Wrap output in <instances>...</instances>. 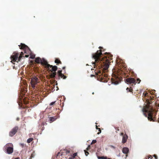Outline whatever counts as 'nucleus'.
<instances>
[{
  "mask_svg": "<svg viewBox=\"0 0 159 159\" xmlns=\"http://www.w3.org/2000/svg\"><path fill=\"white\" fill-rule=\"evenodd\" d=\"M55 62L56 63H57V65H58V64H62L61 61L58 59H56L55 60Z\"/></svg>",
  "mask_w": 159,
  "mask_h": 159,
  "instance_id": "nucleus-17",
  "label": "nucleus"
},
{
  "mask_svg": "<svg viewBox=\"0 0 159 159\" xmlns=\"http://www.w3.org/2000/svg\"><path fill=\"white\" fill-rule=\"evenodd\" d=\"M96 142H97V141L96 140H93L92 141L91 144L95 143H96Z\"/></svg>",
  "mask_w": 159,
  "mask_h": 159,
  "instance_id": "nucleus-30",
  "label": "nucleus"
},
{
  "mask_svg": "<svg viewBox=\"0 0 159 159\" xmlns=\"http://www.w3.org/2000/svg\"><path fill=\"white\" fill-rule=\"evenodd\" d=\"M125 82L128 84H133L135 85L136 84V80L133 78L129 77L125 79Z\"/></svg>",
  "mask_w": 159,
  "mask_h": 159,
  "instance_id": "nucleus-8",
  "label": "nucleus"
},
{
  "mask_svg": "<svg viewBox=\"0 0 159 159\" xmlns=\"http://www.w3.org/2000/svg\"><path fill=\"white\" fill-rule=\"evenodd\" d=\"M99 128H98V126L96 125V129H99Z\"/></svg>",
  "mask_w": 159,
  "mask_h": 159,
  "instance_id": "nucleus-40",
  "label": "nucleus"
},
{
  "mask_svg": "<svg viewBox=\"0 0 159 159\" xmlns=\"http://www.w3.org/2000/svg\"><path fill=\"white\" fill-rule=\"evenodd\" d=\"M19 53L16 52H14L10 57L11 60V62L12 63V61L18 62L20 61L19 60Z\"/></svg>",
  "mask_w": 159,
  "mask_h": 159,
  "instance_id": "nucleus-6",
  "label": "nucleus"
},
{
  "mask_svg": "<svg viewBox=\"0 0 159 159\" xmlns=\"http://www.w3.org/2000/svg\"><path fill=\"white\" fill-rule=\"evenodd\" d=\"M150 99H147L146 100L147 105L143 107L142 109V111L143 112L145 116L147 117L148 120L151 121H154L153 119L154 118V116L155 113L154 112V110L152 107L150 106L151 103L152 102L153 98L150 97Z\"/></svg>",
  "mask_w": 159,
  "mask_h": 159,
  "instance_id": "nucleus-2",
  "label": "nucleus"
},
{
  "mask_svg": "<svg viewBox=\"0 0 159 159\" xmlns=\"http://www.w3.org/2000/svg\"><path fill=\"white\" fill-rule=\"evenodd\" d=\"M19 127L17 126L13 128L9 133V136L11 137L13 136L16 133Z\"/></svg>",
  "mask_w": 159,
  "mask_h": 159,
  "instance_id": "nucleus-9",
  "label": "nucleus"
},
{
  "mask_svg": "<svg viewBox=\"0 0 159 159\" xmlns=\"http://www.w3.org/2000/svg\"><path fill=\"white\" fill-rule=\"evenodd\" d=\"M34 57H35V56H34H34H32L31 57V58H32V59H33V58H34Z\"/></svg>",
  "mask_w": 159,
  "mask_h": 159,
  "instance_id": "nucleus-37",
  "label": "nucleus"
},
{
  "mask_svg": "<svg viewBox=\"0 0 159 159\" xmlns=\"http://www.w3.org/2000/svg\"><path fill=\"white\" fill-rule=\"evenodd\" d=\"M148 93H147V92H144L143 93V95L144 97H146V96H148Z\"/></svg>",
  "mask_w": 159,
  "mask_h": 159,
  "instance_id": "nucleus-25",
  "label": "nucleus"
},
{
  "mask_svg": "<svg viewBox=\"0 0 159 159\" xmlns=\"http://www.w3.org/2000/svg\"><path fill=\"white\" fill-rule=\"evenodd\" d=\"M122 151L125 154H127L129 151V148L126 147H124L123 148L122 150Z\"/></svg>",
  "mask_w": 159,
  "mask_h": 159,
  "instance_id": "nucleus-14",
  "label": "nucleus"
},
{
  "mask_svg": "<svg viewBox=\"0 0 159 159\" xmlns=\"http://www.w3.org/2000/svg\"><path fill=\"white\" fill-rule=\"evenodd\" d=\"M14 159H20V158L19 157H16Z\"/></svg>",
  "mask_w": 159,
  "mask_h": 159,
  "instance_id": "nucleus-43",
  "label": "nucleus"
},
{
  "mask_svg": "<svg viewBox=\"0 0 159 159\" xmlns=\"http://www.w3.org/2000/svg\"><path fill=\"white\" fill-rule=\"evenodd\" d=\"M42 59L39 57H37L35 58V62L38 63H41Z\"/></svg>",
  "mask_w": 159,
  "mask_h": 159,
  "instance_id": "nucleus-15",
  "label": "nucleus"
},
{
  "mask_svg": "<svg viewBox=\"0 0 159 159\" xmlns=\"http://www.w3.org/2000/svg\"><path fill=\"white\" fill-rule=\"evenodd\" d=\"M13 68L14 69H16V68L15 67V66H13Z\"/></svg>",
  "mask_w": 159,
  "mask_h": 159,
  "instance_id": "nucleus-44",
  "label": "nucleus"
},
{
  "mask_svg": "<svg viewBox=\"0 0 159 159\" xmlns=\"http://www.w3.org/2000/svg\"><path fill=\"white\" fill-rule=\"evenodd\" d=\"M60 102H61V100H60Z\"/></svg>",
  "mask_w": 159,
  "mask_h": 159,
  "instance_id": "nucleus-50",
  "label": "nucleus"
},
{
  "mask_svg": "<svg viewBox=\"0 0 159 159\" xmlns=\"http://www.w3.org/2000/svg\"><path fill=\"white\" fill-rule=\"evenodd\" d=\"M128 138V136L126 134H125L124 135H123L122 139V143H125L127 141Z\"/></svg>",
  "mask_w": 159,
  "mask_h": 159,
  "instance_id": "nucleus-12",
  "label": "nucleus"
},
{
  "mask_svg": "<svg viewBox=\"0 0 159 159\" xmlns=\"http://www.w3.org/2000/svg\"><path fill=\"white\" fill-rule=\"evenodd\" d=\"M84 151L85 155L87 156L89 154V152L85 150H84Z\"/></svg>",
  "mask_w": 159,
  "mask_h": 159,
  "instance_id": "nucleus-27",
  "label": "nucleus"
},
{
  "mask_svg": "<svg viewBox=\"0 0 159 159\" xmlns=\"http://www.w3.org/2000/svg\"><path fill=\"white\" fill-rule=\"evenodd\" d=\"M64 152V153H65L66 155L69 154L70 152V151L67 149H64L62 151Z\"/></svg>",
  "mask_w": 159,
  "mask_h": 159,
  "instance_id": "nucleus-16",
  "label": "nucleus"
},
{
  "mask_svg": "<svg viewBox=\"0 0 159 159\" xmlns=\"http://www.w3.org/2000/svg\"><path fill=\"white\" fill-rule=\"evenodd\" d=\"M47 123L46 122H44L42 123V124H41V125L44 126V125H47Z\"/></svg>",
  "mask_w": 159,
  "mask_h": 159,
  "instance_id": "nucleus-31",
  "label": "nucleus"
},
{
  "mask_svg": "<svg viewBox=\"0 0 159 159\" xmlns=\"http://www.w3.org/2000/svg\"><path fill=\"white\" fill-rule=\"evenodd\" d=\"M19 48L20 49L26 50L29 49V47L26 45L22 43H21L20 45H19Z\"/></svg>",
  "mask_w": 159,
  "mask_h": 159,
  "instance_id": "nucleus-11",
  "label": "nucleus"
},
{
  "mask_svg": "<svg viewBox=\"0 0 159 159\" xmlns=\"http://www.w3.org/2000/svg\"><path fill=\"white\" fill-rule=\"evenodd\" d=\"M107 159H111V158H107Z\"/></svg>",
  "mask_w": 159,
  "mask_h": 159,
  "instance_id": "nucleus-51",
  "label": "nucleus"
},
{
  "mask_svg": "<svg viewBox=\"0 0 159 159\" xmlns=\"http://www.w3.org/2000/svg\"><path fill=\"white\" fill-rule=\"evenodd\" d=\"M38 79L36 77L34 76L32 78L30 81L32 87L34 89H36L37 87L36 86L38 82Z\"/></svg>",
  "mask_w": 159,
  "mask_h": 159,
  "instance_id": "nucleus-7",
  "label": "nucleus"
},
{
  "mask_svg": "<svg viewBox=\"0 0 159 159\" xmlns=\"http://www.w3.org/2000/svg\"><path fill=\"white\" fill-rule=\"evenodd\" d=\"M64 152H63V151L61 150V151L60 152H59L57 155V156H60V155L61 156H62L63 155Z\"/></svg>",
  "mask_w": 159,
  "mask_h": 159,
  "instance_id": "nucleus-21",
  "label": "nucleus"
},
{
  "mask_svg": "<svg viewBox=\"0 0 159 159\" xmlns=\"http://www.w3.org/2000/svg\"><path fill=\"white\" fill-rule=\"evenodd\" d=\"M158 122L159 123V118L158 119Z\"/></svg>",
  "mask_w": 159,
  "mask_h": 159,
  "instance_id": "nucleus-48",
  "label": "nucleus"
},
{
  "mask_svg": "<svg viewBox=\"0 0 159 159\" xmlns=\"http://www.w3.org/2000/svg\"><path fill=\"white\" fill-rule=\"evenodd\" d=\"M25 57H29V55H25Z\"/></svg>",
  "mask_w": 159,
  "mask_h": 159,
  "instance_id": "nucleus-42",
  "label": "nucleus"
},
{
  "mask_svg": "<svg viewBox=\"0 0 159 159\" xmlns=\"http://www.w3.org/2000/svg\"><path fill=\"white\" fill-rule=\"evenodd\" d=\"M19 119H20L19 118H18V117H17V118H16V120H17V121H19Z\"/></svg>",
  "mask_w": 159,
  "mask_h": 159,
  "instance_id": "nucleus-39",
  "label": "nucleus"
},
{
  "mask_svg": "<svg viewBox=\"0 0 159 159\" xmlns=\"http://www.w3.org/2000/svg\"><path fill=\"white\" fill-rule=\"evenodd\" d=\"M57 118V116L50 117H49L50 122V123L55 121Z\"/></svg>",
  "mask_w": 159,
  "mask_h": 159,
  "instance_id": "nucleus-13",
  "label": "nucleus"
},
{
  "mask_svg": "<svg viewBox=\"0 0 159 159\" xmlns=\"http://www.w3.org/2000/svg\"><path fill=\"white\" fill-rule=\"evenodd\" d=\"M98 130H99L98 131L99 132L97 133V134H99L101 132V130L100 129V128H99Z\"/></svg>",
  "mask_w": 159,
  "mask_h": 159,
  "instance_id": "nucleus-32",
  "label": "nucleus"
},
{
  "mask_svg": "<svg viewBox=\"0 0 159 159\" xmlns=\"http://www.w3.org/2000/svg\"><path fill=\"white\" fill-rule=\"evenodd\" d=\"M98 159H107V157H98Z\"/></svg>",
  "mask_w": 159,
  "mask_h": 159,
  "instance_id": "nucleus-22",
  "label": "nucleus"
},
{
  "mask_svg": "<svg viewBox=\"0 0 159 159\" xmlns=\"http://www.w3.org/2000/svg\"><path fill=\"white\" fill-rule=\"evenodd\" d=\"M90 145L87 148V150H89L90 149Z\"/></svg>",
  "mask_w": 159,
  "mask_h": 159,
  "instance_id": "nucleus-36",
  "label": "nucleus"
},
{
  "mask_svg": "<svg viewBox=\"0 0 159 159\" xmlns=\"http://www.w3.org/2000/svg\"><path fill=\"white\" fill-rule=\"evenodd\" d=\"M65 68V67H62V69H64Z\"/></svg>",
  "mask_w": 159,
  "mask_h": 159,
  "instance_id": "nucleus-46",
  "label": "nucleus"
},
{
  "mask_svg": "<svg viewBox=\"0 0 159 159\" xmlns=\"http://www.w3.org/2000/svg\"><path fill=\"white\" fill-rule=\"evenodd\" d=\"M111 147L113 148H115V147H114L113 146H111Z\"/></svg>",
  "mask_w": 159,
  "mask_h": 159,
  "instance_id": "nucleus-45",
  "label": "nucleus"
},
{
  "mask_svg": "<svg viewBox=\"0 0 159 159\" xmlns=\"http://www.w3.org/2000/svg\"><path fill=\"white\" fill-rule=\"evenodd\" d=\"M33 138H30L27 139V142L28 143H30L33 140Z\"/></svg>",
  "mask_w": 159,
  "mask_h": 159,
  "instance_id": "nucleus-23",
  "label": "nucleus"
},
{
  "mask_svg": "<svg viewBox=\"0 0 159 159\" xmlns=\"http://www.w3.org/2000/svg\"><path fill=\"white\" fill-rule=\"evenodd\" d=\"M125 134H124V133H121L120 134V135L121 136H123V135H124Z\"/></svg>",
  "mask_w": 159,
  "mask_h": 159,
  "instance_id": "nucleus-38",
  "label": "nucleus"
},
{
  "mask_svg": "<svg viewBox=\"0 0 159 159\" xmlns=\"http://www.w3.org/2000/svg\"><path fill=\"white\" fill-rule=\"evenodd\" d=\"M24 53L22 52H21L19 56V60L20 61L21 58L23 56Z\"/></svg>",
  "mask_w": 159,
  "mask_h": 159,
  "instance_id": "nucleus-19",
  "label": "nucleus"
},
{
  "mask_svg": "<svg viewBox=\"0 0 159 159\" xmlns=\"http://www.w3.org/2000/svg\"><path fill=\"white\" fill-rule=\"evenodd\" d=\"M112 83L115 84H118L122 79L121 75H119L118 73L114 74L112 77L111 79Z\"/></svg>",
  "mask_w": 159,
  "mask_h": 159,
  "instance_id": "nucleus-4",
  "label": "nucleus"
},
{
  "mask_svg": "<svg viewBox=\"0 0 159 159\" xmlns=\"http://www.w3.org/2000/svg\"><path fill=\"white\" fill-rule=\"evenodd\" d=\"M77 153H75L73 154L72 155V157L73 158H74L75 157L77 156Z\"/></svg>",
  "mask_w": 159,
  "mask_h": 159,
  "instance_id": "nucleus-26",
  "label": "nucleus"
},
{
  "mask_svg": "<svg viewBox=\"0 0 159 159\" xmlns=\"http://www.w3.org/2000/svg\"><path fill=\"white\" fill-rule=\"evenodd\" d=\"M57 74L59 76L58 79H60L59 77H61V78H63V79H65L66 78V76L62 74V70H59L57 71Z\"/></svg>",
  "mask_w": 159,
  "mask_h": 159,
  "instance_id": "nucleus-10",
  "label": "nucleus"
},
{
  "mask_svg": "<svg viewBox=\"0 0 159 159\" xmlns=\"http://www.w3.org/2000/svg\"><path fill=\"white\" fill-rule=\"evenodd\" d=\"M137 83H138V84H139L141 81V80L139 78H138L137 79Z\"/></svg>",
  "mask_w": 159,
  "mask_h": 159,
  "instance_id": "nucleus-28",
  "label": "nucleus"
},
{
  "mask_svg": "<svg viewBox=\"0 0 159 159\" xmlns=\"http://www.w3.org/2000/svg\"><path fill=\"white\" fill-rule=\"evenodd\" d=\"M5 149L8 154H11L13 152V145L11 143L7 144L4 146Z\"/></svg>",
  "mask_w": 159,
  "mask_h": 159,
  "instance_id": "nucleus-5",
  "label": "nucleus"
},
{
  "mask_svg": "<svg viewBox=\"0 0 159 159\" xmlns=\"http://www.w3.org/2000/svg\"><path fill=\"white\" fill-rule=\"evenodd\" d=\"M56 102V101H54V102H52L50 104V105L51 106H52L54 105L55 103Z\"/></svg>",
  "mask_w": 159,
  "mask_h": 159,
  "instance_id": "nucleus-29",
  "label": "nucleus"
},
{
  "mask_svg": "<svg viewBox=\"0 0 159 159\" xmlns=\"http://www.w3.org/2000/svg\"><path fill=\"white\" fill-rule=\"evenodd\" d=\"M117 65L118 66L120 67L121 66V64H118V63H117Z\"/></svg>",
  "mask_w": 159,
  "mask_h": 159,
  "instance_id": "nucleus-35",
  "label": "nucleus"
},
{
  "mask_svg": "<svg viewBox=\"0 0 159 159\" xmlns=\"http://www.w3.org/2000/svg\"><path fill=\"white\" fill-rule=\"evenodd\" d=\"M136 76V75H135V76H134V77H135Z\"/></svg>",
  "mask_w": 159,
  "mask_h": 159,
  "instance_id": "nucleus-52",
  "label": "nucleus"
},
{
  "mask_svg": "<svg viewBox=\"0 0 159 159\" xmlns=\"http://www.w3.org/2000/svg\"><path fill=\"white\" fill-rule=\"evenodd\" d=\"M126 89L127 92H131L132 93H133V90L131 87H130L129 89L128 88H127Z\"/></svg>",
  "mask_w": 159,
  "mask_h": 159,
  "instance_id": "nucleus-18",
  "label": "nucleus"
},
{
  "mask_svg": "<svg viewBox=\"0 0 159 159\" xmlns=\"http://www.w3.org/2000/svg\"><path fill=\"white\" fill-rule=\"evenodd\" d=\"M92 94H94V92H93V93H92Z\"/></svg>",
  "mask_w": 159,
  "mask_h": 159,
  "instance_id": "nucleus-49",
  "label": "nucleus"
},
{
  "mask_svg": "<svg viewBox=\"0 0 159 159\" xmlns=\"http://www.w3.org/2000/svg\"><path fill=\"white\" fill-rule=\"evenodd\" d=\"M153 156L154 157H155V159H157V156L155 155H153Z\"/></svg>",
  "mask_w": 159,
  "mask_h": 159,
  "instance_id": "nucleus-34",
  "label": "nucleus"
},
{
  "mask_svg": "<svg viewBox=\"0 0 159 159\" xmlns=\"http://www.w3.org/2000/svg\"><path fill=\"white\" fill-rule=\"evenodd\" d=\"M100 50L92 54V57L95 60L94 67L96 68L95 73L99 81L107 82L108 68L111 61L112 59V55L110 53L102 52L103 48L100 47Z\"/></svg>",
  "mask_w": 159,
  "mask_h": 159,
  "instance_id": "nucleus-1",
  "label": "nucleus"
},
{
  "mask_svg": "<svg viewBox=\"0 0 159 159\" xmlns=\"http://www.w3.org/2000/svg\"><path fill=\"white\" fill-rule=\"evenodd\" d=\"M115 129H116V132H117V131H119V129H118V128L115 127Z\"/></svg>",
  "mask_w": 159,
  "mask_h": 159,
  "instance_id": "nucleus-33",
  "label": "nucleus"
},
{
  "mask_svg": "<svg viewBox=\"0 0 159 159\" xmlns=\"http://www.w3.org/2000/svg\"><path fill=\"white\" fill-rule=\"evenodd\" d=\"M144 159H152V157L150 155L146 156Z\"/></svg>",
  "mask_w": 159,
  "mask_h": 159,
  "instance_id": "nucleus-20",
  "label": "nucleus"
},
{
  "mask_svg": "<svg viewBox=\"0 0 159 159\" xmlns=\"http://www.w3.org/2000/svg\"><path fill=\"white\" fill-rule=\"evenodd\" d=\"M34 152H33V153H32L31 154V156H30V157L29 158V159H32V158L33 157H34Z\"/></svg>",
  "mask_w": 159,
  "mask_h": 159,
  "instance_id": "nucleus-24",
  "label": "nucleus"
},
{
  "mask_svg": "<svg viewBox=\"0 0 159 159\" xmlns=\"http://www.w3.org/2000/svg\"><path fill=\"white\" fill-rule=\"evenodd\" d=\"M61 103H60V106H63V105H62L61 106ZM62 105H63V103L62 104Z\"/></svg>",
  "mask_w": 159,
  "mask_h": 159,
  "instance_id": "nucleus-47",
  "label": "nucleus"
},
{
  "mask_svg": "<svg viewBox=\"0 0 159 159\" xmlns=\"http://www.w3.org/2000/svg\"><path fill=\"white\" fill-rule=\"evenodd\" d=\"M21 145L22 146V147H23L24 146V144H21Z\"/></svg>",
  "mask_w": 159,
  "mask_h": 159,
  "instance_id": "nucleus-41",
  "label": "nucleus"
},
{
  "mask_svg": "<svg viewBox=\"0 0 159 159\" xmlns=\"http://www.w3.org/2000/svg\"><path fill=\"white\" fill-rule=\"evenodd\" d=\"M41 63L44 66V67L48 71L50 72V77L54 79H56V71L57 69V66H53L48 64L47 61L44 58L42 59Z\"/></svg>",
  "mask_w": 159,
  "mask_h": 159,
  "instance_id": "nucleus-3",
  "label": "nucleus"
}]
</instances>
